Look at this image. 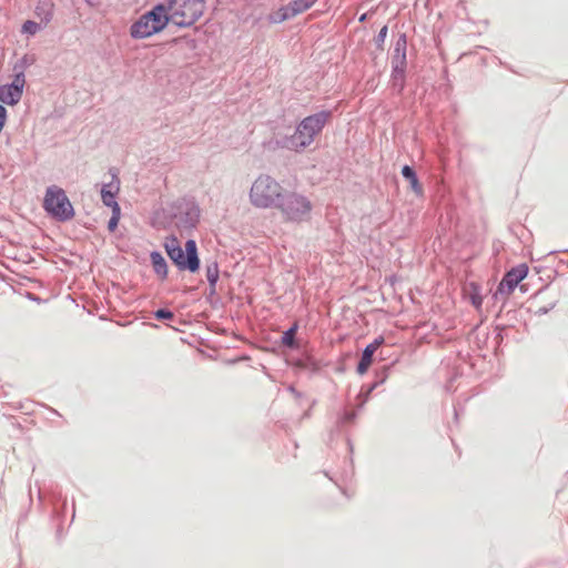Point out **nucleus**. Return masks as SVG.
<instances>
[{"label":"nucleus","instance_id":"obj_9","mask_svg":"<svg viewBox=\"0 0 568 568\" xmlns=\"http://www.w3.org/2000/svg\"><path fill=\"white\" fill-rule=\"evenodd\" d=\"M528 275V266L523 263L508 271L498 285L497 293L509 296L516 286Z\"/></svg>","mask_w":568,"mask_h":568},{"label":"nucleus","instance_id":"obj_21","mask_svg":"<svg viewBox=\"0 0 568 568\" xmlns=\"http://www.w3.org/2000/svg\"><path fill=\"white\" fill-rule=\"evenodd\" d=\"M7 120V110L3 105L0 104V132L2 131L4 123Z\"/></svg>","mask_w":568,"mask_h":568},{"label":"nucleus","instance_id":"obj_16","mask_svg":"<svg viewBox=\"0 0 568 568\" xmlns=\"http://www.w3.org/2000/svg\"><path fill=\"white\" fill-rule=\"evenodd\" d=\"M24 84H26V79H24L23 73H18V74H16L12 83L9 84V85L11 88H16L22 94L23 93Z\"/></svg>","mask_w":568,"mask_h":568},{"label":"nucleus","instance_id":"obj_1","mask_svg":"<svg viewBox=\"0 0 568 568\" xmlns=\"http://www.w3.org/2000/svg\"><path fill=\"white\" fill-rule=\"evenodd\" d=\"M331 116L332 113L329 111H322L306 116L300 122L295 132L284 140L283 146L294 152L305 150L314 142L316 135L321 133Z\"/></svg>","mask_w":568,"mask_h":568},{"label":"nucleus","instance_id":"obj_5","mask_svg":"<svg viewBox=\"0 0 568 568\" xmlns=\"http://www.w3.org/2000/svg\"><path fill=\"white\" fill-rule=\"evenodd\" d=\"M169 22L165 4H158L132 23L130 27V36L133 39L150 38L161 32Z\"/></svg>","mask_w":568,"mask_h":568},{"label":"nucleus","instance_id":"obj_14","mask_svg":"<svg viewBox=\"0 0 568 568\" xmlns=\"http://www.w3.org/2000/svg\"><path fill=\"white\" fill-rule=\"evenodd\" d=\"M151 262H152V266H153L154 272L162 280L166 278V276H168V265H166V262H165L164 257L162 256V254L159 253V252H152L151 253Z\"/></svg>","mask_w":568,"mask_h":568},{"label":"nucleus","instance_id":"obj_22","mask_svg":"<svg viewBox=\"0 0 568 568\" xmlns=\"http://www.w3.org/2000/svg\"><path fill=\"white\" fill-rule=\"evenodd\" d=\"M386 34H387V27H386V26H384V27L381 29L379 33H378L377 40H378V41H381V42H383V41H384V39L386 38Z\"/></svg>","mask_w":568,"mask_h":568},{"label":"nucleus","instance_id":"obj_10","mask_svg":"<svg viewBox=\"0 0 568 568\" xmlns=\"http://www.w3.org/2000/svg\"><path fill=\"white\" fill-rule=\"evenodd\" d=\"M384 343V338L383 337H378L376 339H374L371 344H368L363 354H362V358L357 365V372L358 374L363 375L365 374L369 366L372 365V362H373V355L374 353L379 348V346Z\"/></svg>","mask_w":568,"mask_h":568},{"label":"nucleus","instance_id":"obj_23","mask_svg":"<svg viewBox=\"0 0 568 568\" xmlns=\"http://www.w3.org/2000/svg\"><path fill=\"white\" fill-rule=\"evenodd\" d=\"M471 301H473V304H474L476 307H480V305H481V298H480L479 296L474 295V296L471 297Z\"/></svg>","mask_w":568,"mask_h":568},{"label":"nucleus","instance_id":"obj_8","mask_svg":"<svg viewBox=\"0 0 568 568\" xmlns=\"http://www.w3.org/2000/svg\"><path fill=\"white\" fill-rule=\"evenodd\" d=\"M317 1L318 0H292L287 4L271 12L267 16V21L271 24H280L294 19L311 9Z\"/></svg>","mask_w":568,"mask_h":568},{"label":"nucleus","instance_id":"obj_7","mask_svg":"<svg viewBox=\"0 0 568 568\" xmlns=\"http://www.w3.org/2000/svg\"><path fill=\"white\" fill-rule=\"evenodd\" d=\"M43 207L48 213L60 221L70 220L74 214L72 204L65 195V192L55 185L48 187Z\"/></svg>","mask_w":568,"mask_h":568},{"label":"nucleus","instance_id":"obj_15","mask_svg":"<svg viewBox=\"0 0 568 568\" xmlns=\"http://www.w3.org/2000/svg\"><path fill=\"white\" fill-rule=\"evenodd\" d=\"M297 329V325L295 324L293 327L287 329L282 336V343L285 346L293 347L294 346V337Z\"/></svg>","mask_w":568,"mask_h":568},{"label":"nucleus","instance_id":"obj_13","mask_svg":"<svg viewBox=\"0 0 568 568\" xmlns=\"http://www.w3.org/2000/svg\"><path fill=\"white\" fill-rule=\"evenodd\" d=\"M402 174L403 176L409 182L410 184V189L412 191L418 195V196H422L423 195V186L422 184L419 183L417 176H416V173L414 172V170L408 166V165H405L403 169H402Z\"/></svg>","mask_w":568,"mask_h":568},{"label":"nucleus","instance_id":"obj_6","mask_svg":"<svg viewBox=\"0 0 568 568\" xmlns=\"http://www.w3.org/2000/svg\"><path fill=\"white\" fill-rule=\"evenodd\" d=\"M165 250L170 258L180 270H189L193 273L199 270L200 260L197 257L195 241H186L184 253L183 248L180 246L179 241L175 237H172L166 240Z\"/></svg>","mask_w":568,"mask_h":568},{"label":"nucleus","instance_id":"obj_19","mask_svg":"<svg viewBox=\"0 0 568 568\" xmlns=\"http://www.w3.org/2000/svg\"><path fill=\"white\" fill-rule=\"evenodd\" d=\"M39 29V24L34 21H26L22 26V30L26 33L34 34Z\"/></svg>","mask_w":568,"mask_h":568},{"label":"nucleus","instance_id":"obj_24","mask_svg":"<svg viewBox=\"0 0 568 568\" xmlns=\"http://www.w3.org/2000/svg\"><path fill=\"white\" fill-rule=\"evenodd\" d=\"M365 18H366V14H363V16L361 17V19H359V20H361V21H364V20H365Z\"/></svg>","mask_w":568,"mask_h":568},{"label":"nucleus","instance_id":"obj_11","mask_svg":"<svg viewBox=\"0 0 568 568\" xmlns=\"http://www.w3.org/2000/svg\"><path fill=\"white\" fill-rule=\"evenodd\" d=\"M119 183L118 182H111L106 185H104L101 190V196L102 201L106 206L112 207H120L119 204L115 201V194L119 192Z\"/></svg>","mask_w":568,"mask_h":568},{"label":"nucleus","instance_id":"obj_4","mask_svg":"<svg viewBox=\"0 0 568 568\" xmlns=\"http://www.w3.org/2000/svg\"><path fill=\"white\" fill-rule=\"evenodd\" d=\"M166 7L170 22L178 27L193 26L205 11V0H169Z\"/></svg>","mask_w":568,"mask_h":568},{"label":"nucleus","instance_id":"obj_20","mask_svg":"<svg viewBox=\"0 0 568 568\" xmlns=\"http://www.w3.org/2000/svg\"><path fill=\"white\" fill-rule=\"evenodd\" d=\"M173 316H174L173 313L170 311H166V310H158L155 312V317L158 320H172Z\"/></svg>","mask_w":568,"mask_h":568},{"label":"nucleus","instance_id":"obj_3","mask_svg":"<svg viewBox=\"0 0 568 568\" xmlns=\"http://www.w3.org/2000/svg\"><path fill=\"white\" fill-rule=\"evenodd\" d=\"M285 189L272 176L260 175L250 190V201L258 209H276Z\"/></svg>","mask_w":568,"mask_h":568},{"label":"nucleus","instance_id":"obj_12","mask_svg":"<svg viewBox=\"0 0 568 568\" xmlns=\"http://www.w3.org/2000/svg\"><path fill=\"white\" fill-rule=\"evenodd\" d=\"M21 97L20 91L11 88L9 84L0 87V102L2 103L14 105L20 101Z\"/></svg>","mask_w":568,"mask_h":568},{"label":"nucleus","instance_id":"obj_18","mask_svg":"<svg viewBox=\"0 0 568 568\" xmlns=\"http://www.w3.org/2000/svg\"><path fill=\"white\" fill-rule=\"evenodd\" d=\"M206 277L210 284L214 285L219 278L217 267L214 265L213 267L209 266L206 268Z\"/></svg>","mask_w":568,"mask_h":568},{"label":"nucleus","instance_id":"obj_2","mask_svg":"<svg viewBox=\"0 0 568 568\" xmlns=\"http://www.w3.org/2000/svg\"><path fill=\"white\" fill-rule=\"evenodd\" d=\"M313 207V202L307 195L285 190L276 210L280 212L283 222L302 224L311 220Z\"/></svg>","mask_w":568,"mask_h":568},{"label":"nucleus","instance_id":"obj_17","mask_svg":"<svg viewBox=\"0 0 568 568\" xmlns=\"http://www.w3.org/2000/svg\"><path fill=\"white\" fill-rule=\"evenodd\" d=\"M120 220V207L112 210V217L109 221V230L114 231Z\"/></svg>","mask_w":568,"mask_h":568}]
</instances>
